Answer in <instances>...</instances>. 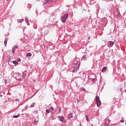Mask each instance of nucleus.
Masks as SVG:
<instances>
[{
    "mask_svg": "<svg viewBox=\"0 0 126 126\" xmlns=\"http://www.w3.org/2000/svg\"><path fill=\"white\" fill-rule=\"evenodd\" d=\"M13 63H14V64H17V63H18V62L16 61H14L13 62Z\"/></svg>",
    "mask_w": 126,
    "mask_h": 126,
    "instance_id": "obj_16",
    "label": "nucleus"
},
{
    "mask_svg": "<svg viewBox=\"0 0 126 126\" xmlns=\"http://www.w3.org/2000/svg\"><path fill=\"white\" fill-rule=\"evenodd\" d=\"M120 123H125V120H121Z\"/></svg>",
    "mask_w": 126,
    "mask_h": 126,
    "instance_id": "obj_25",
    "label": "nucleus"
},
{
    "mask_svg": "<svg viewBox=\"0 0 126 126\" xmlns=\"http://www.w3.org/2000/svg\"><path fill=\"white\" fill-rule=\"evenodd\" d=\"M46 113H48V114H49V113H50V109H47L46 110Z\"/></svg>",
    "mask_w": 126,
    "mask_h": 126,
    "instance_id": "obj_22",
    "label": "nucleus"
},
{
    "mask_svg": "<svg viewBox=\"0 0 126 126\" xmlns=\"http://www.w3.org/2000/svg\"><path fill=\"white\" fill-rule=\"evenodd\" d=\"M114 42L113 41H111L109 42V45L110 47H113V45H114Z\"/></svg>",
    "mask_w": 126,
    "mask_h": 126,
    "instance_id": "obj_8",
    "label": "nucleus"
},
{
    "mask_svg": "<svg viewBox=\"0 0 126 126\" xmlns=\"http://www.w3.org/2000/svg\"><path fill=\"white\" fill-rule=\"evenodd\" d=\"M79 65H80V61L79 60H75L72 67V71L73 72H75V71L79 70Z\"/></svg>",
    "mask_w": 126,
    "mask_h": 126,
    "instance_id": "obj_1",
    "label": "nucleus"
},
{
    "mask_svg": "<svg viewBox=\"0 0 126 126\" xmlns=\"http://www.w3.org/2000/svg\"><path fill=\"white\" fill-rule=\"evenodd\" d=\"M72 117H73L72 113H71L68 114V120L71 119Z\"/></svg>",
    "mask_w": 126,
    "mask_h": 126,
    "instance_id": "obj_5",
    "label": "nucleus"
},
{
    "mask_svg": "<svg viewBox=\"0 0 126 126\" xmlns=\"http://www.w3.org/2000/svg\"><path fill=\"white\" fill-rule=\"evenodd\" d=\"M50 110H51V111H54V110H55V109H54V107H50Z\"/></svg>",
    "mask_w": 126,
    "mask_h": 126,
    "instance_id": "obj_21",
    "label": "nucleus"
},
{
    "mask_svg": "<svg viewBox=\"0 0 126 126\" xmlns=\"http://www.w3.org/2000/svg\"><path fill=\"white\" fill-rule=\"evenodd\" d=\"M67 18H68V14H65L64 16H62L61 17V21H62V22L63 23L66 21Z\"/></svg>",
    "mask_w": 126,
    "mask_h": 126,
    "instance_id": "obj_2",
    "label": "nucleus"
},
{
    "mask_svg": "<svg viewBox=\"0 0 126 126\" xmlns=\"http://www.w3.org/2000/svg\"><path fill=\"white\" fill-rule=\"evenodd\" d=\"M33 124V125H38V121H34Z\"/></svg>",
    "mask_w": 126,
    "mask_h": 126,
    "instance_id": "obj_14",
    "label": "nucleus"
},
{
    "mask_svg": "<svg viewBox=\"0 0 126 126\" xmlns=\"http://www.w3.org/2000/svg\"><path fill=\"white\" fill-rule=\"evenodd\" d=\"M12 53L13 54H14L15 53V49H14V47L12 48Z\"/></svg>",
    "mask_w": 126,
    "mask_h": 126,
    "instance_id": "obj_13",
    "label": "nucleus"
},
{
    "mask_svg": "<svg viewBox=\"0 0 126 126\" xmlns=\"http://www.w3.org/2000/svg\"><path fill=\"white\" fill-rule=\"evenodd\" d=\"M23 87H24V88L25 87V86H23Z\"/></svg>",
    "mask_w": 126,
    "mask_h": 126,
    "instance_id": "obj_30",
    "label": "nucleus"
},
{
    "mask_svg": "<svg viewBox=\"0 0 126 126\" xmlns=\"http://www.w3.org/2000/svg\"><path fill=\"white\" fill-rule=\"evenodd\" d=\"M59 119H60V122H63V120H64L63 116L62 117H61V116H59Z\"/></svg>",
    "mask_w": 126,
    "mask_h": 126,
    "instance_id": "obj_6",
    "label": "nucleus"
},
{
    "mask_svg": "<svg viewBox=\"0 0 126 126\" xmlns=\"http://www.w3.org/2000/svg\"><path fill=\"white\" fill-rule=\"evenodd\" d=\"M4 44L5 45V47H6V44H7V41L4 40Z\"/></svg>",
    "mask_w": 126,
    "mask_h": 126,
    "instance_id": "obj_18",
    "label": "nucleus"
},
{
    "mask_svg": "<svg viewBox=\"0 0 126 126\" xmlns=\"http://www.w3.org/2000/svg\"><path fill=\"white\" fill-rule=\"evenodd\" d=\"M62 111V109L60 108L59 109V112H61Z\"/></svg>",
    "mask_w": 126,
    "mask_h": 126,
    "instance_id": "obj_27",
    "label": "nucleus"
},
{
    "mask_svg": "<svg viewBox=\"0 0 126 126\" xmlns=\"http://www.w3.org/2000/svg\"><path fill=\"white\" fill-rule=\"evenodd\" d=\"M110 123H109V122H106L104 124V126H108L109 125Z\"/></svg>",
    "mask_w": 126,
    "mask_h": 126,
    "instance_id": "obj_15",
    "label": "nucleus"
},
{
    "mask_svg": "<svg viewBox=\"0 0 126 126\" xmlns=\"http://www.w3.org/2000/svg\"><path fill=\"white\" fill-rule=\"evenodd\" d=\"M25 19L26 22H27V21H28V17H26L25 18Z\"/></svg>",
    "mask_w": 126,
    "mask_h": 126,
    "instance_id": "obj_23",
    "label": "nucleus"
},
{
    "mask_svg": "<svg viewBox=\"0 0 126 126\" xmlns=\"http://www.w3.org/2000/svg\"><path fill=\"white\" fill-rule=\"evenodd\" d=\"M15 101H16V102H20V101L19 100V99H18V98H16V99H15Z\"/></svg>",
    "mask_w": 126,
    "mask_h": 126,
    "instance_id": "obj_24",
    "label": "nucleus"
},
{
    "mask_svg": "<svg viewBox=\"0 0 126 126\" xmlns=\"http://www.w3.org/2000/svg\"><path fill=\"white\" fill-rule=\"evenodd\" d=\"M20 115V114H18V115H14L13 116V118H16V119H17V118H18V117Z\"/></svg>",
    "mask_w": 126,
    "mask_h": 126,
    "instance_id": "obj_12",
    "label": "nucleus"
},
{
    "mask_svg": "<svg viewBox=\"0 0 126 126\" xmlns=\"http://www.w3.org/2000/svg\"><path fill=\"white\" fill-rule=\"evenodd\" d=\"M86 119L87 122H89V120L88 119V116H87V115L86 116Z\"/></svg>",
    "mask_w": 126,
    "mask_h": 126,
    "instance_id": "obj_20",
    "label": "nucleus"
},
{
    "mask_svg": "<svg viewBox=\"0 0 126 126\" xmlns=\"http://www.w3.org/2000/svg\"><path fill=\"white\" fill-rule=\"evenodd\" d=\"M82 60L83 61H85V60H87V57L86 56V55H84L82 58Z\"/></svg>",
    "mask_w": 126,
    "mask_h": 126,
    "instance_id": "obj_7",
    "label": "nucleus"
},
{
    "mask_svg": "<svg viewBox=\"0 0 126 126\" xmlns=\"http://www.w3.org/2000/svg\"><path fill=\"white\" fill-rule=\"evenodd\" d=\"M91 126H93V125H92Z\"/></svg>",
    "mask_w": 126,
    "mask_h": 126,
    "instance_id": "obj_31",
    "label": "nucleus"
},
{
    "mask_svg": "<svg viewBox=\"0 0 126 126\" xmlns=\"http://www.w3.org/2000/svg\"><path fill=\"white\" fill-rule=\"evenodd\" d=\"M90 38H91V37H88V39H90Z\"/></svg>",
    "mask_w": 126,
    "mask_h": 126,
    "instance_id": "obj_29",
    "label": "nucleus"
},
{
    "mask_svg": "<svg viewBox=\"0 0 126 126\" xmlns=\"http://www.w3.org/2000/svg\"><path fill=\"white\" fill-rule=\"evenodd\" d=\"M54 0H45L43 2V4H45V3H49V2H52Z\"/></svg>",
    "mask_w": 126,
    "mask_h": 126,
    "instance_id": "obj_4",
    "label": "nucleus"
},
{
    "mask_svg": "<svg viewBox=\"0 0 126 126\" xmlns=\"http://www.w3.org/2000/svg\"><path fill=\"white\" fill-rule=\"evenodd\" d=\"M32 54H31V53H28L27 54V57H32Z\"/></svg>",
    "mask_w": 126,
    "mask_h": 126,
    "instance_id": "obj_11",
    "label": "nucleus"
},
{
    "mask_svg": "<svg viewBox=\"0 0 126 126\" xmlns=\"http://www.w3.org/2000/svg\"><path fill=\"white\" fill-rule=\"evenodd\" d=\"M13 48H14L15 50H16V49H18V46L15 45Z\"/></svg>",
    "mask_w": 126,
    "mask_h": 126,
    "instance_id": "obj_19",
    "label": "nucleus"
},
{
    "mask_svg": "<svg viewBox=\"0 0 126 126\" xmlns=\"http://www.w3.org/2000/svg\"><path fill=\"white\" fill-rule=\"evenodd\" d=\"M77 102H80V100H79V99H77Z\"/></svg>",
    "mask_w": 126,
    "mask_h": 126,
    "instance_id": "obj_28",
    "label": "nucleus"
},
{
    "mask_svg": "<svg viewBox=\"0 0 126 126\" xmlns=\"http://www.w3.org/2000/svg\"><path fill=\"white\" fill-rule=\"evenodd\" d=\"M21 62V60H20V59H17V62Z\"/></svg>",
    "mask_w": 126,
    "mask_h": 126,
    "instance_id": "obj_26",
    "label": "nucleus"
},
{
    "mask_svg": "<svg viewBox=\"0 0 126 126\" xmlns=\"http://www.w3.org/2000/svg\"><path fill=\"white\" fill-rule=\"evenodd\" d=\"M107 69V67L104 66L102 68L101 71L103 72L104 71H105V70H106Z\"/></svg>",
    "mask_w": 126,
    "mask_h": 126,
    "instance_id": "obj_9",
    "label": "nucleus"
},
{
    "mask_svg": "<svg viewBox=\"0 0 126 126\" xmlns=\"http://www.w3.org/2000/svg\"><path fill=\"white\" fill-rule=\"evenodd\" d=\"M35 105H36V103H35V102L32 103L30 105L31 108H33V107H34V106H35Z\"/></svg>",
    "mask_w": 126,
    "mask_h": 126,
    "instance_id": "obj_10",
    "label": "nucleus"
},
{
    "mask_svg": "<svg viewBox=\"0 0 126 126\" xmlns=\"http://www.w3.org/2000/svg\"><path fill=\"white\" fill-rule=\"evenodd\" d=\"M23 21H24V19H21L20 20L19 22H20V23H21L23 22Z\"/></svg>",
    "mask_w": 126,
    "mask_h": 126,
    "instance_id": "obj_17",
    "label": "nucleus"
},
{
    "mask_svg": "<svg viewBox=\"0 0 126 126\" xmlns=\"http://www.w3.org/2000/svg\"><path fill=\"white\" fill-rule=\"evenodd\" d=\"M95 102L97 107H100L101 106V101L100 100V97L97 96L95 98Z\"/></svg>",
    "mask_w": 126,
    "mask_h": 126,
    "instance_id": "obj_3",
    "label": "nucleus"
}]
</instances>
